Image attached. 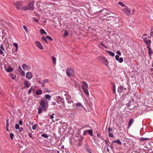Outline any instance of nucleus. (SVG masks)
Masks as SVG:
<instances>
[{
	"instance_id": "nucleus-1",
	"label": "nucleus",
	"mask_w": 153,
	"mask_h": 153,
	"mask_svg": "<svg viewBox=\"0 0 153 153\" xmlns=\"http://www.w3.org/2000/svg\"><path fill=\"white\" fill-rule=\"evenodd\" d=\"M40 104V106L39 107L38 109V114L41 113L42 111H46L47 110L48 106V102L47 101L43 98L41 100Z\"/></svg>"
},
{
	"instance_id": "nucleus-2",
	"label": "nucleus",
	"mask_w": 153,
	"mask_h": 153,
	"mask_svg": "<svg viewBox=\"0 0 153 153\" xmlns=\"http://www.w3.org/2000/svg\"><path fill=\"white\" fill-rule=\"evenodd\" d=\"M34 1H31L28 3L27 5L22 7L21 8V10H33L34 8Z\"/></svg>"
},
{
	"instance_id": "nucleus-3",
	"label": "nucleus",
	"mask_w": 153,
	"mask_h": 153,
	"mask_svg": "<svg viewBox=\"0 0 153 153\" xmlns=\"http://www.w3.org/2000/svg\"><path fill=\"white\" fill-rule=\"evenodd\" d=\"M82 85H81V87L84 94L86 96H89V94L88 91V85L85 81H82Z\"/></svg>"
},
{
	"instance_id": "nucleus-4",
	"label": "nucleus",
	"mask_w": 153,
	"mask_h": 153,
	"mask_svg": "<svg viewBox=\"0 0 153 153\" xmlns=\"http://www.w3.org/2000/svg\"><path fill=\"white\" fill-rule=\"evenodd\" d=\"M56 102L58 104L59 107L62 108L65 107V102L63 99L60 97H56Z\"/></svg>"
},
{
	"instance_id": "nucleus-5",
	"label": "nucleus",
	"mask_w": 153,
	"mask_h": 153,
	"mask_svg": "<svg viewBox=\"0 0 153 153\" xmlns=\"http://www.w3.org/2000/svg\"><path fill=\"white\" fill-rule=\"evenodd\" d=\"M66 74L67 76L69 77L73 76L75 74L74 71L71 68H67L66 71Z\"/></svg>"
},
{
	"instance_id": "nucleus-6",
	"label": "nucleus",
	"mask_w": 153,
	"mask_h": 153,
	"mask_svg": "<svg viewBox=\"0 0 153 153\" xmlns=\"http://www.w3.org/2000/svg\"><path fill=\"white\" fill-rule=\"evenodd\" d=\"M150 39V37L148 36V37H146L145 38H144L143 39L144 43L147 46H151L152 41Z\"/></svg>"
},
{
	"instance_id": "nucleus-7",
	"label": "nucleus",
	"mask_w": 153,
	"mask_h": 153,
	"mask_svg": "<svg viewBox=\"0 0 153 153\" xmlns=\"http://www.w3.org/2000/svg\"><path fill=\"white\" fill-rule=\"evenodd\" d=\"M122 12L126 14L128 16L130 14L131 9L128 8L127 6L125 7L124 8L121 10Z\"/></svg>"
},
{
	"instance_id": "nucleus-8",
	"label": "nucleus",
	"mask_w": 153,
	"mask_h": 153,
	"mask_svg": "<svg viewBox=\"0 0 153 153\" xmlns=\"http://www.w3.org/2000/svg\"><path fill=\"white\" fill-rule=\"evenodd\" d=\"M23 2L22 1H18L16 2L14 5L17 10H19V9L21 10V6L23 4Z\"/></svg>"
},
{
	"instance_id": "nucleus-9",
	"label": "nucleus",
	"mask_w": 153,
	"mask_h": 153,
	"mask_svg": "<svg viewBox=\"0 0 153 153\" xmlns=\"http://www.w3.org/2000/svg\"><path fill=\"white\" fill-rule=\"evenodd\" d=\"M22 67L23 70L25 71H29L30 70L31 67L30 65H27L25 64H23Z\"/></svg>"
},
{
	"instance_id": "nucleus-10",
	"label": "nucleus",
	"mask_w": 153,
	"mask_h": 153,
	"mask_svg": "<svg viewBox=\"0 0 153 153\" xmlns=\"http://www.w3.org/2000/svg\"><path fill=\"white\" fill-rule=\"evenodd\" d=\"M24 85L25 88H27L30 87L31 84L29 81L25 80L24 81Z\"/></svg>"
},
{
	"instance_id": "nucleus-11",
	"label": "nucleus",
	"mask_w": 153,
	"mask_h": 153,
	"mask_svg": "<svg viewBox=\"0 0 153 153\" xmlns=\"http://www.w3.org/2000/svg\"><path fill=\"white\" fill-rule=\"evenodd\" d=\"M65 96L66 97V99L68 103L71 104L73 102V101L71 100V97L68 94H65Z\"/></svg>"
},
{
	"instance_id": "nucleus-12",
	"label": "nucleus",
	"mask_w": 153,
	"mask_h": 153,
	"mask_svg": "<svg viewBox=\"0 0 153 153\" xmlns=\"http://www.w3.org/2000/svg\"><path fill=\"white\" fill-rule=\"evenodd\" d=\"M100 60L106 66H108L109 64L108 60L104 57H101Z\"/></svg>"
},
{
	"instance_id": "nucleus-13",
	"label": "nucleus",
	"mask_w": 153,
	"mask_h": 153,
	"mask_svg": "<svg viewBox=\"0 0 153 153\" xmlns=\"http://www.w3.org/2000/svg\"><path fill=\"white\" fill-rule=\"evenodd\" d=\"M35 43L37 47L40 49L42 50L44 49L43 46L39 42L36 41L35 42Z\"/></svg>"
},
{
	"instance_id": "nucleus-14",
	"label": "nucleus",
	"mask_w": 153,
	"mask_h": 153,
	"mask_svg": "<svg viewBox=\"0 0 153 153\" xmlns=\"http://www.w3.org/2000/svg\"><path fill=\"white\" fill-rule=\"evenodd\" d=\"M33 77V74L31 72H27L26 74V78L29 80L31 79Z\"/></svg>"
},
{
	"instance_id": "nucleus-15",
	"label": "nucleus",
	"mask_w": 153,
	"mask_h": 153,
	"mask_svg": "<svg viewBox=\"0 0 153 153\" xmlns=\"http://www.w3.org/2000/svg\"><path fill=\"white\" fill-rule=\"evenodd\" d=\"M76 105L77 107H80V109L81 110L84 108L83 106L82 105L81 103L80 102L76 103Z\"/></svg>"
},
{
	"instance_id": "nucleus-16",
	"label": "nucleus",
	"mask_w": 153,
	"mask_h": 153,
	"mask_svg": "<svg viewBox=\"0 0 153 153\" xmlns=\"http://www.w3.org/2000/svg\"><path fill=\"white\" fill-rule=\"evenodd\" d=\"M151 46H148L147 47V48H148V49L149 51V54L150 55H151L153 53V52L152 51V49L150 48Z\"/></svg>"
},
{
	"instance_id": "nucleus-17",
	"label": "nucleus",
	"mask_w": 153,
	"mask_h": 153,
	"mask_svg": "<svg viewBox=\"0 0 153 153\" xmlns=\"http://www.w3.org/2000/svg\"><path fill=\"white\" fill-rule=\"evenodd\" d=\"M45 97L46 100H51V97L49 94H45Z\"/></svg>"
},
{
	"instance_id": "nucleus-18",
	"label": "nucleus",
	"mask_w": 153,
	"mask_h": 153,
	"mask_svg": "<svg viewBox=\"0 0 153 153\" xmlns=\"http://www.w3.org/2000/svg\"><path fill=\"white\" fill-rule=\"evenodd\" d=\"M13 70V68L10 67H9L7 69H6V71L7 72H11Z\"/></svg>"
},
{
	"instance_id": "nucleus-19",
	"label": "nucleus",
	"mask_w": 153,
	"mask_h": 153,
	"mask_svg": "<svg viewBox=\"0 0 153 153\" xmlns=\"http://www.w3.org/2000/svg\"><path fill=\"white\" fill-rule=\"evenodd\" d=\"M133 122L134 120L133 118H131L128 122L129 127H130L131 126L132 124L133 123Z\"/></svg>"
},
{
	"instance_id": "nucleus-20",
	"label": "nucleus",
	"mask_w": 153,
	"mask_h": 153,
	"mask_svg": "<svg viewBox=\"0 0 153 153\" xmlns=\"http://www.w3.org/2000/svg\"><path fill=\"white\" fill-rule=\"evenodd\" d=\"M123 89V87L120 86L118 88V92L119 93L122 92Z\"/></svg>"
},
{
	"instance_id": "nucleus-21",
	"label": "nucleus",
	"mask_w": 153,
	"mask_h": 153,
	"mask_svg": "<svg viewBox=\"0 0 153 153\" xmlns=\"http://www.w3.org/2000/svg\"><path fill=\"white\" fill-rule=\"evenodd\" d=\"M42 92V90L41 89H38L36 91V95H38L41 94Z\"/></svg>"
},
{
	"instance_id": "nucleus-22",
	"label": "nucleus",
	"mask_w": 153,
	"mask_h": 153,
	"mask_svg": "<svg viewBox=\"0 0 153 153\" xmlns=\"http://www.w3.org/2000/svg\"><path fill=\"white\" fill-rule=\"evenodd\" d=\"M107 52H108V54L111 56H113L114 55V53H113V52L112 51H108V50H107Z\"/></svg>"
},
{
	"instance_id": "nucleus-23",
	"label": "nucleus",
	"mask_w": 153,
	"mask_h": 153,
	"mask_svg": "<svg viewBox=\"0 0 153 153\" xmlns=\"http://www.w3.org/2000/svg\"><path fill=\"white\" fill-rule=\"evenodd\" d=\"M87 132L90 134L91 136H92L93 131L91 130H87Z\"/></svg>"
},
{
	"instance_id": "nucleus-24",
	"label": "nucleus",
	"mask_w": 153,
	"mask_h": 153,
	"mask_svg": "<svg viewBox=\"0 0 153 153\" xmlns=\"http://www.w3.org/2000/svg\"><path fill=\"white\" fill-rule=\"evenodd\" d=\"M52 60L53 64H55L56 63V58L53 56H52Z\"/></svg>"
},
{
	"instance_id": "nucleus-25",
	"label": "nucleus",
	"mask_w": 153,
	"mask_h": 153,
	"mask_svg": "<svg viewBox=\"0 0 153 153\" xmlns=\"http://www.w3.org/2000/svg\"><path fill=\"white\" fill-rule=\"evenodd\" d=\"M40 32L42 34H47L46 33L45 31L43 29H41L40 30Z\"/></svg>"
},
{
	"instance_id": "nucleus-26",
	"label": "nucleus",
	"mask_w": 153,
	"mask_h": 153,
	"mask_svg": "<svg viewBox=\"0 0 153 153\" xmlns=\"http://www.w3.org/2000/svg\"><path fill=\"white\" fill-rule=\"evenodd\" d=\"M118 4H119L121 6H122L124 7H125L126 6L123 3L121 2H118Z\"/></svg>"
},
{
	"instance_id": "nucleus-27",
	"label": "nucleus",
	"mask_w": 153,
	"mask_h": 153,
	"mask_svg": "<svg viewBox=\"0 0 153 153\" xmlns=\"http://www.w3.org/2000/svg\"><path fill=\"white\" fill-rule=\"evenodd\" d=\"M49 82V81L48 79H46L45 80H44L42 82V85H44L45 84V83H48Z\"/></svg>"
},
{
	"instance_id": "nucleus-28",
	"label": "nucleus",
	"mask_w": 153,
	"mask_h": 153,
	"mask_svg": "<svg viewBox=\"0 0 153 153\" xmlns=\"http://www.w3.org/2000/svg\"><path fill=\"white\" fill-rule=\"evenodd\" d=\"M85 149L88 151L90 153L91 152V150L90 149L88 148V146L87 145H85Z\"/></svg>"
},
{
	"instance_id": "nucleus-29",
	"label": "nucleus",
	"mask_w": 153,
	"mask_h": 153,
	"mask_svg": "<svg viewBox=\"0 0 153 153\" xmlns=\"http://www.w3.org/2000/svg\"><path fill=\"white\" fill-rule=\"evenodd\" d=\"M13 45L16 48V50H17L18 48V45L16 43H14L13 44Z\"/></svg>"
},
{
	"instance_id": "nucleus-30",
	"label": "nucleus",
	"mask_w": 153,
	"mask_h": 153,
	"mask_svg": "<svg viewBox=\"0 0 153 153\" xmlns=\"http://www.w3.org/2000/svg\"><path fill=\"white\" fill-rule=\"evenodd\" d=\"M10 76L12 79H14L16 77V76L13 74H11Z\"/></svg>"
},
{
	"instance_id": "nucleus-31",
	"label": "nucleus",
	"mask_w": 153,
	"mask_h": 153,
	"mask_svg": "<svg viewBox=\"0 0 153 153\" xmlns=\"http://www.w3.org/2000/svg\"><path fill=\"white\" fill-rule=\"evenodd\" d=\"M0 49L2 50L3 51H4L5 50L4 48V47L3 46V45L2 44H1Z\"/></svg>"
},
{
	"instance_id": "nucleus-32",
	"label": "nucleus",
	"mask_w": 153,
	"mask_h": 153,
	"mask_svg": "<svg viewBox=\"0 0 153 153\" xmlns=\"http://www.w3.org/2000/svg\"><path fill=\"white\" fill-rule=\"evenodd\" d=\"M41 136L45 138H48V136L46 134H42Z\"/></svg>"
},
{
	"instance_id": "nucleus-33",
	"label": "nucleus",
	"mask_w": 153,
	"mask_h": 153,
	"mask_svg": "<svg viewBox=\"0 0 153 153\" xmlns=\"http://www.w3.org/2000/svg\"><path fill=\"white\" fill-rule=\"evenodd\" d=\"M42 39L43 41L45 42H46L47 43L46 37H45L44 36H42Z\"/></svg>"
},
{
	"instance_id": "nucleus-34",
	"label": "nucleus",
	"mask_w": 153,
	"mask_h": 153,
	"mask_svg": "<svg viewBox=\"0 0 153 153\" xmlns=\"http://www.w3.org/2000/svg\"><path fill=\"white\" fill-rule=\"evenodd\" d=\"M150 36L152 37L153 36V27H152L151 29Z\"/></svg>"
},
{
	"instance_id": "nucleus-35",
	"label": "nucleus",
	"mask_w": 153,
	"mask_h": 153,
	"mask_svg": "<svg viewBox=\"0 0 153 153\" xmlns=\"http://www.w3.org/2000/svg\"><path fill=\"white\" fill-rule=\"evenodd\" d=\"M37 126V125L36 124L32 126V127L33 129V130H35Z\"/></svg>"
},
{
	"instance_id": "nucleus-36",
	"label": "nucleus",
	"mask_w": 153,
	"mask_h": 153,
	"mask_svg": "<svg viewBox=\"0 0 153 153\" xmlns=\"http://www.w3.org/2000/svg\"><path fill=\"white\" fill-rule=\"evenodd\" d=\"M23 28L25 29V31H26L27 32H28V28L26 26L23 25Z\"/></svg>"
},
{
	"instance_id": "nucleus-37",
	"label": "nucleus",
	"mask_w": 153,
	"mask_h": 153,
	"mask_svg": "<svg viewBox=\"0 0 153 153\" xmlns=\"http://www.w3.org/2000/svg\"><path fill=\"white\" fill-rule=\"evenodd\" d=\"M118 61H119V62L120 63L123 62V58L122 57L120 58L119 59H118Z\"/></svg>"
},
{
	"instance_id": "nucleus-38",
	"label": "nucleus",
	"mask_w": 153,
	"mask_h": 153,
	"mask_svg": "<svg viewBox=\"0 0 153 153\" xmlns=\"http://www.w3.org/2000/svg\"><path fill=\"white\" fill-rule=\"evenodd\" d=\"M108 136L111 137H114V135L113 134L111 133H108Z\"/></svg>"
},
{
	"instance_id": "nucleus-39",
	"label": "nucleus",
	"mask_w": 153,
	"mask_h": 153,
	"mask_svg": "<svg viewBox=\"0 0 153 153\" xmlns=\"http://www.w3.org/2000/svg\"><path fill=\"white\" fill-rule=\"evenodd\" d=\"M147 36V34H143L142 37V38L143 39L144 38H145L146 37H147L146 36Z\"/></svg>"
},
{
	"instance_id": "nucleus-40",
	"label": "nucleus",
	"mask_w": 153,
	"mask_h": 153,
	"mask_svg": "<svg viewBox=\"0 0 153 153\" xmlns=\"http://www.w3.org/2000/svg\"><path fill=\"white\" fill-rule=\"evenodd\" d=\"M14 137V134L12 133H11L10 134V137L12 140H13V137Z\"/></svg>"
},
{
	"instance_id": "nucleus-41",
	"label": "nucleus",
	"mask_w": 153,
	"mask_h": 153,
	"mask_svg": "<svg viewBox=\"0 0 153 153\" xmlns=\"http://www.w3.org/2000/svg\"><path fill=\"white\" fill-rule=\"evenodd\" d=\"M135 10L134 8H133L131 10V14L133 15L135 12Z\"/></svg>"
},
{
	"instance_id": "nucleus-42",
	"label": "nucleus",
	"mask_w": 153,
	"mask_h": 153,
	"mask_svg": "<svg viewBox=\"0 0 153 153\" xmlns=\"http://www.w3.org/2000/svg\"><path fill=\"white\" fill-rule=\"evenodd\" d=\"M19 128V125L17 124H15V128L16 129H18Z\"/></svg>"
},
{
	"instance_id": "nucleus-43",
	"label": "nucleus",
	"mask_w": 153,
	"mask_h": 153,
	"mask_svg": "<svg viewBox=\"0 0 153 153\" xmlns=\"http://www.w3.org/2000/svg\"><path fill=\"white\" fill-rule=\"evenodd\" d=\"M116 142H117L118 144H122V143H121V142L119 140H116Z\"/></svg>"
},
{
	"instance_id": "nucleus-44",
	"label": "nucleus",
	"mask_w": 153,
	"mask_h": 153,
	"mask_svg": "<svg viewBox=\"0 0 153 153\" xmlns=\"http://www.w3.org/2000/svg\"><path fill=\"white\" fill-rule=\"evenodd\" d=\"M115 59L117 60L118 61L119 59V56L117 55L115 56Z\"/></svg>"
},
{
	"instance_id": "nucleus-45",
	"label": "nucleus",
	"mask_w": 153,
	"mask_h": 153,
	"mask_svg": "<svg viewBox=\"0 0 153 153\" xmlns=\"http://www.w3.org/2000/svg\"><path fill=\"white\" fill-rule=\"evenodd\" d=\"M46 38H47L50 41H52L53 40L49 36H47Z\"/></svg>"
},
{
	"instance_id": "nucleus-46",
	"label": "nucleus",
	"mask_w": 153,
	"mask_h": 153,
	"mask_svg": "<svg viewBox=\"0 0 153 153\" xmlns=\"http://www.w3.org/2000/svg\"><path fill=\"white\" fill-rule=\"evenodd\" d=\"M21 74L22 76H25V72L23 71L22 70L21 71Z\"/></svg>"
},
{
	"instance_id": "nucleus-47",
	"label": "nucleus",
	"mask_w": 153,
	"mask_h": 153,
	"mask_svg": "<svg viewBox=\"0 0 153 153\" xmlns=\"http://www.w3.org/2000/svg\"><path fill=\"white\" fill-rule=\"evenodd\" d=\"M22 124V120H20L19 122V125H21Z\"/></svg>"
},
{
	"instance_id": "nucleus-48",
	"label": "nucleus",
	"mask_w": 153,
	"mask_h": 153,
	"mask_svg": "<svg viewBox=\"0 0 153 153\" xmlns=\"http://www.w3.org/2000/svg\"><path fill=\"white\" fill-rule=\"evenodd\" d=\"M140 140H142V141H144L146 140H148V138H141Z\"/></svg>"
},
{
	"instance_id": "nucleus-49",
	"label": "nucleus",
	"mask_w": 153,
	"mask_h": 153,
	"mask_svg": "<svg viewBox=\"0 0 153 153\" xmlns=\"http://www.w3.org/2000/svg\"><path fill=\"white\" fill-rule=\"evenodd\" d=\"M112 129L111 128H108V133L110 132L111 131H112Z\"/></svg>"
},
{
	"instance_id": "nucleus-50",
	"label": "nucleus",
	"mask_w": 153,
	"mask_h": 153,
	"mask_svg": "<svg viewBox=\"0 0 153 153\" xmlns=\"http://www.w3.org/2000/svg\"><path fill=\"white\" fill-rule=\"evenodd\" d=\"M36 87L35 86H32L30 88L31 90L32 91H33L34 90V89L35 88V87Z\"/></svg>"
},
{
	"instance_id": "nucleus-51",
	"label": "nucleus",
	"mask_w": 153,
	"mask_h": 153,
	"mask_svg": "<svg viewBox=\"0 0 153 153\" xmlns=\"http://www.w3.org/2000/svg\"><path fill=\"white\" fill-rule=\"evenodd\" d=\"M113 91L114 93L115 92V86L114 85V88L113 89Z\"/></svg>"
},
{
	"instance_id": "nucleus-52",
	"label": "nucleus",
	"mask_w": 153,
	"mask_h": 153,
	"mask_svg": "<svg viewBox=\"0 0 153 153\" xmlns=\"http://www.w3.org/2000/svg\"><path fill=\"white\" fill-rule=\"evenodd\" d=\"M117 54L120 55H121V53L120 51H117Z\"/></svg>"
},
{
	"instance_id": "nucleus-53",
	"label": "nucleus",
	"mask_w": 153,
	"mask_h": 153,
	"mask_svg": "<svg viewBox=\"0 0 153 153\" xmlns=\"http://www.w3.org/2000/svg\"><path fill=\"white\" fill-rule=\"evenodd\" d=\"M68 33L66 31H65V36H67L68 35Z\"/></svg>"
},
{
	"instance_id": "nucleus-54",
	"label": "nucleus",
	"mask_w": 153,
	"mask_h": 153,
	"mask_svg": "<svg viewBox=\"0 0 153 153\" xmlns=\"http://www.w3.org/2000/svg\"><path fill=\"white\" fill-rule=\"evenodd\" d=\"M32 91L30 89L29 90H28V93H29V94H30L31 93V92Z\"/></svg>"
},
{
	"instance_id": "nucleus-55",
	"label": "nucleus",
	"mask_w": 153,
	"mask_h": 153,
	"mask_svg": "<svg viewBox=\"0 0 153 153\" xmlns=\"http://www.w3.org/2000/svg\"><path fill=\"white\" fill-rule=\"evenodd\" d=\"M19 131L21 132L22 131V128L21 127H19Z\"/></svg>"
},
{
	"instance_id": "nucleus-56",
	"label": "nucleus",
	"mask_w": 153,
	"mask_h": 153,
	"mask_svg": "<svg viewBox=\"0 0 153 153\" xmlns=\"http://www.w3.org/2000/svg\"><path fill=\"white\" fill-rule=\"evenodd\" d=\"M83 134L84 135H86V134H87V131H86V130H85V131L83 132Z\"/></svg>"
},
{
	"instance_id": "nucleus-57",
	"label": "nucleus",
	"mask_w": 153,
	"mask_h": 153,
	"mask_svg": "<svg viewBox=\"0 0 153 153\" xmlns=\"http://www.w3.org/2000/svg\"><path fill=\"white\" fill-rule=\"evenodd\" d=\"M56 105V102H53L52 103L51 105Z\"/></svg>"
},
{
	"instance_id": "nucleus-58",
	"label": "nucleus",
	"mask_w": 153,
	"mask_h": 153,
	"mask_svg": "<svg viewBox=\"0 0 153 153\" xmlns=\"http://www.w3.org/2000/svg\"><path fill=\"white\" fill-rule=\"evenodd\" d=\"M38 81L39 82V84H42V85L43 83L40 81L39 80V79H38Z\"/></svg>"
},
{
	"instance_id": "nucleus-59",
	"label": "nucleus",
	"mask_w": 153,
	"mask_h": 153,
	"mask_svg": "<svg viewBox=\"0 0 153 153\" xmlns=\"http://www.w3.org/2000/svg\"><path fill=\"white\" fill-rule=\"evenodd\" d=\"M50 117L51 119H52L54 117L53 115H50Z\"/></svg>"
},
{
	"instance_id": "nucleus-60",
	"label": "nucleus",
	"mask_w": 153,
	"mask_h": 153,
	"mask_svg": "<svg viewBox=\"0 0 153 153\" xmlns=\"http://www.w3.org/2000/svg\"><path fill=\"white\" fill-rule=\"evenodd\" d=\"M3 51L0 49V54H2L3 53Z\"/></svg>"
},
{
	"instance_id": "nucleus-61",
	"label": "nucleus",
	"mask_w": 153,
	"mask_h": 153,
	"mask_svg": "<svg viewBox=\"0 0 153 153\" xmlns=\"http://www.w3.org/2000/svg\"><path fill=\"white\" fill-rule=\"evenodd\" d=\"M18 69H19V70L20 71H22V68H21V66H19L18 67Z\"/></svg>"
},
{
	"instance_id": "nucleus-62",
	"label": "nucleus",
	"mask_w": 153,
	"mask_h": 153,
	"mask_svg": "<svg viewBox=\"0 0 153 153\" xmlns=\"http://www.w3.org/2000/svg\"><path fill=\"white\" fill-rule=\"evenodd\" d=\"M42 6L43 7V9H45L47 7V6H45L44 5L43 6L42 5Z\"/></svg>"
},
{
	"instance_id": "nucleus-63",
	"label": "nucleus",
	"mask_w": 153,
	"mask_h": 153,
	"mask_svg": "<svg viewBox=\"0 0 153 153\" xmlns=\"http://www.w3.org/2000/svg\"><path fill=\"white\" fill-rule=\"evenodd\" d=\"M101 44L103 46H104V47H105V48H106V46H105V45H104V44H103V43H101Z\"/></svg>"
},
{
	"instance_id": "nucleus-64",
	"label": "nucleus",
	"mask_w": 153,
	"mask_h": 153,
	"mask_svg": "<svg viewBox=\"0 0 153 153\" xmlns=\"http://www.w3.org/2000/svg\"><path fill=\"white\" fill-rule=\"evenodd\" d=\"M8 120L7 119V120H6V122H7V126H8Z\"/></svg>"
}]
</instances>
